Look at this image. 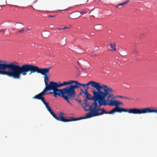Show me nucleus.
Segmentation results:
<instances>
[{
    "label": "nucleus",
    "instance_id": "14",
    "mask_svg": "<svg viewBox=\"0 0 157 157\" xmlns=\"http://www.w3.org/2000/svg\"><path fill=\"white\" fill-rule=\"evenodd\" d=\"M123 112L128 113H129L138 114V108H125L123 107Z\"/></svg>",
    "mask_w": 157,
    "mask_h": 157
},
{
    "label": "nucleus",
    "instance_id": "2",
    "mask_svg": "<svg viewBox=\"0 0 157 157\" xmlns=\"http://www.w3.org/2000/svg\"><path fill=\"white\" fill-rule=\"evenodd\" d=\"M59 88L55 84L45 91L46 95L50 94H53V96L56 98L58 96L61 97L65 100H68L66 93L65 87L63 89Z\"/></svg>",
    "mask_w": 157,
    "mask_h": 157
},
{
    "label": "nucleus",
    "instance_id": "58",
    "mask_svg": "<svg viewBox=\"0 0 157 157\" xmlns=\"http://www.w3.org/2000/svg\"><path fill=\"white\" fill-rule=\"evenodd\" d=\"M92 54H94L93 52H92Z\"/></svg>",
    "mask_w": 157,
    "mask_h": 157
},
{
    "label": "nucleus",
    "instance_id": "9",
    "mask_svg": "<svg viewBox=\"0 0 157 157\" xmlns=\"http://www.w3.org/2000/svg\"><path fill=\"white\" fill-rule=\"evenodd\" d=\"M43 77L44 78V82L45 86V87L44 89L43 90L45 91L54 84L55 82L53 81H51L49 82V78L48 75L44 76Z\"/></svg>",
    "mask_w": 157,
    "mask_h": 157
},
{
    "label": "nucleus",
    "instance_id": "3",
    "mask_svg": "<svg viewBox=\"0 0 157 157\" xmlns=\"http://www.w3.org/2000/svg\"><path fill=\"white\" fill-rule=\"evenodd\" d=\"M72 82V80H69L68 86L65 87L68 100L76 96L75 89L77 88L75 84H73L74 83Z\"/></svg>",
    "mask_w": 157,
    "mask_h": 157
},
{
    "label": "nucleus",
    "instance_id": "56",
    "mask_svg": "<svg viewBox=\"0 0 157 157\" xmlns=\"http://www.w3.org/2000/svg\"><path fill=\"white\" fill-rule=\"evenodd\" d=\"M36 1H35V3H36Z\"/></svg>",
    "mask_w": 157,
    "mask_h": 157
},
{
    "label": "nucleus",
    "instance_id": "7",
    "mask_svg": "<svg viewBox=\"0 0 157 157\" xmlns=\"http://www.w3.org/2000/svg\"><path fill=\"white\" fill-rule=\"evenodd\" d=\"M63 114H64V113L62 112L59 113V117L56 114V117L55 119L58 121L63 122L74 121V117H69L70 119H68L67 117L64 116Z\"/></svg>",
    "mask_w": 157,
    "mask_h": 157
},
{
    "label": "nucleus",
    "instance_id": "52",
    "mask_svg": "<svg viewBox=\"0 0 157 157\" xmlns=\"http://www.w3.org/2000/svg\"><path fill=\"white\" fill-rule=\"evenodd\" d=\"M94 33L93 32L92 33H91V35H94Z\"/></svg>",
    "mask_w": 157,
    "mask_h": 157
},
{
    "label": "nucleus",
    "instance_id": "24",
    "mask_svg": "<svg viewBox=\"0 0 157 157\" xmlns=\"http://www.w3.org/2000/svg\"><path fill=\"white\" fill-rule=\"evenodd\" d=\"M66 39L63 38H62L60 40L59 44L61 46H64L66 44Z\"/></svg>",
    "mask_w": 157,
    "mask_h": 157
},
{
    "label": "nucleus",
    "instance_id": "45",
    "mask_svg": "<svg viewBox=\"0 0 157 157\" xmlns=\"http://www.w3.org/2000/svg\"><path fill=\"white\" fill-rule=\"evenodd\" d=\"M31 30V29H27V30H26V32H27L28 31H29V30Z\"/></svg>",
    "mask_w": 157,
    "mask_h": 157
},
{
    "label": "nucleus",
    "instance_id": "31",
    "mask_svg": "<svg viewBox=\"0 0 157 157\" xmlns=\"http://www.w3.org/2000/svg\"><path fill=\"white\" fill-rule=\"evenodd\" d=\"M2 60L0 59V75H2Z\"/></svg>",
    "mask_w": 157,
    "mask_h": 157
},
{
    "label": "nucleus",
    "instance_id": "21",
    "mask_svg": "<svg viewBox=\"0 0 157 157\" xmlns=\"http://www.w3.org/2000/svg\"><path fill=\"white\" fill-rule=\"evenodd\" d=\"M48 111L52 115L53 117L55 119L56 117V114L52 110V109L51 107H49L47 109Z\"/></svg>",
    "mask_w": 157,
    "mask_h": 157
},
{
    "label": "nucleus",
    "instance_id": "25",
    "mask_svg": "<svg viewBox=\"0 0 157 157\" xmlns=\"http://www.w3.org/2000/svg\"><path fill=\"white\" fill-rule=\"evenodd\" d=\"M75 97L73 98L72 99L70 98V99H69L68 100H67V101H66L69 105H71L73 106V105L72 104V103L70 102V101H72L73 100H75L76 101H77L78 100L77 98H75Z\"/></svg>",
    "mask_w": 157,
    "mask_h": 157
},
{
    "label": "nucleus",
    "instance_id": "19",
    "mask_svg": "<svg viewBox=\"0 0 157 157\" xmlns=\"http://www.w3.org/2000/svg\"><path fill=\"white\" fill-rule=\"evenodd\" d=\"M42 36L45 38H47L51 35V33L49 31H44L42 33Z\"/></svg>",
    "mask_w": 157,
    "mask_h": 157
},
{
    "label": "nucleus",
    "instance_id": "53",
    "mask_svg": "<svg viewBox=\"0 0 157 157\" xmlns=\"http://www.w3.org/2000/svg\"><path fill=\"white\" fill-rule=\"evenodd\" d=\"M77 64H78V65H80V63H79V62H78V61H77Z\"/></svg>",
    "mask_w": 157,
    "mask_h": 157
},
{
    "label": "nucleus",
    "instance_id": "15",
    "mask_svg": "<svg viewBox=\"0 0 157 157\" xmlns=\"http://www.w3.org/2000/svg\"><path fill=\"white\" fill-rule=\"evenodd\" d=\"M123 107L119 106H115L110 111V113L113 115L116 113H121L123 112Z\"/></svg>",
    "mask_w": 157,
    "mask_h": 157
},
{
    "label": "nucleus",
    "instance_id": "51",
    "mask_svg": "<svg viewBox=\"0 0 157 157\" xmlns=\"http://www.w3.org/2000/svg\"><path fill=\"white\" fill-rule=\"evenodd\" d=\"M59 30H60L61 29H62V28H57Z\"/></svg>",
    "mask_w": 157,
    "mask_h": 157
},
{
    "label": "nucleus",
    "instance_id": "29",
    "mask_svg": "<svg viewBox=\"0 0 157 157\" xmlns=\"http://www.w3.org/2000/svg\"><path fill=\"white\" fill-rule=\"evenodd\" d=\"M102 28V26L101 25L98 24L95 25L94 26V29L95 30H97V29H99Z\"/></svg>",
    "mask_w": 157,
    "mask_h": 157
},
{
    "label": "nucleus",
    "instance_id": "17",
    "mask_svg": "<svg viewBox=\"0 0 157 157\" xmlns=\"http://www.w3.org/2000/svg\"><path fill=\"white\" fill-rule=\"evenodd\" d=\"M84 104L85 105L82 107L84 110L86 111H89L91 112L93 106V102L91 105H90L88 103H84Z\"/></svg>",
    "mask_w": 157,
    "mask_h": 157
},
{
    "label": "nucleus",
    "instance_id": "43",
    "mask_svg": "<svg viewBox=\"0 0 157 157\" xmlns=\"http://www.w3.org/2000/svg\"><path fill=\"white\" fill-rule=\"evenodd\" d=\"M55 16H56V15H49L48 16V17H55Z\"/></svg>",
    "mask_w": 157,
    "mask_h": 157
},
{
    "label": "nucleus",
    "instance_id": "32",
    "mask_svg": "<svg viewBox=\"0 0 157 157\" xmlns=\"http://www.w3.org/2000/svg\"><path fill=\"white\" fill-rule=\"evenodd\" d=\"M9 5L10 6H15V7H17L18 8H27L26 7L20 6H17V5H11V4Z\"/></svg>",
    "mask_w": 157,
    "mask_h": 157
},
{
    "label": "nucleus",
    "instance_id": "28",
    "mask_svg": "<svg viewBox=\"0 0 157 157\" xmlns=\"http://www.w3.org/2000/svg\"><path fill=\"white\" fill-rule=\"evenodd\" d=\"M122 102L116 100V103L115 106H119L120 105H122Z\"/></svg>",
    "mask_w": 157,
    "mask_h": 157
},
{
    "label": "nucleus",
    "instance_id": "54",
    "mask_svg": "<svg viewBox=\"0 0 157 157\" xmlns=\"http://www.w3.org/2000/svg\"><path fill=\"white\" fill-rule=\"evenodd\" d=\"M2 8V7L1 6H0V10Z\"/></svg>",
    "mask_w": 157,
    "mask_h": 157
},
{
    "label": "nucleus",
    "instance_id": "22",
    "mask_svg": "<svg viewBox=\"0 0 157 157\" xmlns=\"http://www.w3.org/2000/svg\"><path fill=\"white\" fill-rule=\"evenodd\" d=\"M111 114L112 113H110V111L109 112L107 111L104 108H101V111H100V115H102L104 114Z\"/></svg>",
    "mask_w": 157,
    "mask_h": 157
},
{
    "label": "nucleus",
    "instance_id": "1",
    "mask_svg": "<svg viewBox=\"0 0 157 157\" xmlns=\"http://www.w3.org/2000/svg\"><path fill=\"white\" fill-rule=\"evenodd\" d=\"M40 67L36 65L26 63L21 66L16 62L8 63L2 60V75H6L10 77L20 79L21 75L25 76L30 71L29 75L33 73H39Z\"/></svg>",
    "mask_w": 157,
    "mask_h": 157
},
{
    "label": "nucleus",
    "instance_id": "36",
    "mask_svg": "<svg viewBox=\"0 0 157 157\" xmlns=\"http://www.w3.org/2000/svg\"><path fill=\"white\" fill-rule=\"evenodd\" d=\"M88 100V99L87 98H84V102H83L82 104H84V103H88V101H87Z\"/></svg>",
    "mask_w": 157,
    "mask_h": 157
},
{
    "label": "nucleus",
    "instance_id": "39",
    "mask_svg": "<svg viewBox=\"0 0 157 157\" xmlns=\"http://www.w3.org/2000/svg\"><path fill=\"white\" fill-rule=\"evenodd\" d=\"M79 104H81V105H82L83 104L82 103V100L80 99H78V101H77Z\"/></svg>",
    "mask_w": 157,
    "mask_h": 157
},
{
    "label": "nucleus",
    "instance_id": "38",
    "mask_svg": "<svg viewBox=\"0 0 157 157\" xmlns=\"http://www.w3.org/2000/svg\"><path fill=\"white\" fill-rule=\"evenodd\" d=\"M80 89L81 90L80 92L81 93H82V94H85V91L83 90V89L82 88H80Z\"/></svg>",
    "mask_w": 157,
    "mask_h": 157
},
{
    "label": "nucleus",
    "instance_id": "33",
    "mask_svg": "<svg viewBox=\"0 0 157 157\" xmlns=\"http://www.w3.org/2000/svg\"><path fill=\"white\" fill-rule=\"evenodd\" d=\"M138 52L137 51L136 49H132V53L136 54H137Z\"/></svg>",
    "mask_w": 157,
    "mask_h": 157
},
{
    "label": "nucleus",
    "instance_id": "34",
    "mask_svg": "<svg viewBox=\"0 0 157 157\" xmlns=\"http://www.w3.org/2000/svg\"><path fill=\"white\" fill-rule=\"evenodd\" d=\"M25 31V30L24 29V28H23L21 29V30H18V32L19 33H22Z\"/></svg>",
    "mask_w": 157,
    "mask_h": 157
},
{
    "label": "nucleus",
    "instance_id": "5",
    "mask_svg": "<svg viewBox=\"0 0 157 157\" xmlns=\"http://www.w3.org/2000/svg\"><path fill=\"white\" fill-rule=\"evenodd\" d=\"M106 86L104 84L101 85L100 83L93 81L91 87L94 88L95 90H92V92L94 95H97L99 97L103 91L101 90H104Z\"/></svg>",
    "mask_w": 157,
    "mask_h": 157
},
{
    "label": "nucleus",
    "instance_id": "12",
    "mask_svg": "<svg viewBox=\"0 0 157 157\" xmlns=\"http://www.w3.org/2000/svg\"><path fill=\"white\" fill-rule=\"evenodd\" d=\"M94 117L93 113H91L90 111L89 112L86 113L85 116H82L79 117L77 118L75 117L74 121H79L82 119H86Z\"/></svg>",
    "mask_w": 157,
    "mask_h": 157
},
{
    "label": "nucleus",
    "instance_id": "40",
    "mask_svg": "<svg viewBox=\"0 0 157 157\" xmlns=\"http://www.w3.org/2000/svg\"><path fill=\"white\" fill-rule=\"evenodd\" d=\"M88 88H89L87 87H86V88H84L85 90V92L88 93Z\"/></svg>",
    "mask_w": 157,
    "mask_h": 157
},
{
    "label": "nucleus",
    "instance_id": "8",
    "mask_svg": "<svg viewBox=\"0 0 157 157\" xmlns=\"http://www.w3.org/2000/svg\"><path fill=\"white\" fill-rule=\"evenodd\" d=\"M151 113H157V108L155 109L153 107H148L144 108H138V114Z\"/></svg>",
    "mask_w": 157,
    "mask_h": 157
},
{
    "label": "nucleus",
    "instance_id": "37",
    "mask_svg": "<svg viewBox=\"0 0 157 157\" xmlns=\"http://www.w3.org/2000/svg\"><path fill=\"white\" fill-rule=\"evenodd\" d=\"M80 13L81 14H83L86 13V11L85 10H84V11H81Z\"/></svg>",
    "mask_w": 157,
    "mask_h": 157
},
{
    "label": "nucleus",
    "instance_id": "4",
    "mask_svg": "<svg viewBox=\"0 0 157 157\" xmlns=\"http://www.w3.org/2000/svg\"><path fill=\"white\" fill-rule=\"evenodd\" d=\"M113 91V90L112 88L106 86L99 97V99L101 101L106 100L109 101V98H115L116 97H114L113 94H111V93Z\"/></svg>",
    "mask_w": 157,
    "mask_h": 157
},
{
    "label": "nucleus",
    "instance_id": "48",
    "mask_svg": "<svg viewBox=\"0 0 157 157\" xmlns=\"http://www.w3.org/2000/svg\"><path fill=\"white\" fill-rule=\"evenodd\" d=\"M62 29H68V28L67 27H64L63 28H62Z\"/></svg>",
    "mask_w": 157,
    "mask_h": 157
},
{
    "label": "nucleus",
    "instance_id": "26",
    "mask_svg": "<svg viewBox=\"0 0 157 157\" xmlns=\"http://www.w3.org/2000/svg\"><path fill=\"white\" fill-rule=\"evenodd\" d=\"M93 81H91L86 84H82V86L84 88L87 87V86L90 85L91 87Z\"/></svg>",
    "mask_w": 157,
    "mask_h": 157
},
{
    "label": "nucleus",
    "instance_id": "41",
    "mask_svg": "<svg viewBox=\"0 0 157 157\" xmlns=\"http://www.w3.org/2000/svg\"><path fill=\"white\" fill-rule=\"evenodd\" d=\"M6 31V29H2L1 30H0V32H2L4 34Z\"/></svg>",
    "mask_w": 157,
    "mask_h": 157
},
{
    "label": "nucleus",
    "instance_id": "57",
    "mask_svg": "<svg viewBox=\"0 0 157 157\" xmlns=\"http://www.w3.org/2000/svg\"><path fill=\"white\" fill-rule=\"evenodd\" d=\"M135 100H137V99H135Z\"/></svg>",
    "mask_w": 157,
    "mask_h": 157
},
{
    "label": "nucleus",
    "instance_id": "10",
    "mask_svg": "<svg viewBox=\"0 0 157 157\" xmlns=\"http://www.w3.org/2000/svg\"><path fill=\"white\" fill-rule=\"evenodd\" d=\"M93 96L91 95L89 93L85 92V95L86 96V98H87L89 100L94 101V102L96 101L99 99V97L97 95H94V93H93Z\"/></svg>",
    "mask_w": 157,
    "mask_h": 157
},
{
    "label": "nucleus",
    "instance_id": "23",
    "mask_svg": "<svg viewBox=\"0 0 157 157\" xmlns=\"http://www.w3.org/2000/svg\"><path fill=\"white\" fill-rule=\"evenodd\" d=\"M41 101L43 103V104L45 105L47 109L50 107L49 105V103L46 102L45 101L44 98V97L43 98Z\"/></svg>",
    "mask_w": 157,
    "mask_h": 157
},
{
    "label": "nucleus",
    "instance_id": "30",
    "mask_svg": "<svg viewBox=\"0 0 157 157\" xmlns=\"http://www.w3.org/2000/svg\"><path fill=\"white\" fill-rule=\"evenodd\" d=\"M116 97H117V98H122L123 99H128V100H129L130 99V98L128 97L124 96H121V95L117 96H116Z\"/></svg>",
    "mask_w": 157,
    "mask_h": 157
},
{
    "label": "nucleus",
    "instance_id": "50",
    "mask_svg": "<svg viewBox=\"0 0 157 157\" xmlns=\"http://www.w3.org/2000/svg\"><path fill=\"white\" fill-rule=\"evenodd\" d=\"M17 24H21V25H23L24 26V25H23V24H22V23H20V22H17Z\"/></svg>",
    "mask_w": 157,
    "mask_h": 157
},
{
    "label": "nucleus",
    "instance_id": "42",
    "mask_svg": "<svg viewBox=\"0 0 157 157\" xmlns=\"http://www.w3.org/2000/svg\"><path fill=\"white\" fill-rule=\"evenodd\" d=\"M70 8H67L65 9L62 10H59V11H66L67 10H69Z\"/></svg>",
    "mask_w": 157,
    "mask_h": 157
},
{
    "label": "nucleus",
    "instance_id": "6",
    "mask_svg": "<svg viewBox=\"0 0 157 157\" xmlns=\"http://www.w3.org/2000/svg\"><path fill=\"white\" fill-rule=\"evenodd\" d=\"M93 106L90 112L93 113L94 117L100 115V107L104 105L102 101L99 99L96 101L93 102Z\"/></svg>",
    "mask_w": 157,
    "mask_h": 157
},
{
    "label": "nucleus",
    "instance_id": "18",
    "mask_svg": "<svg viewBox=\"0 0 157 157\" xmlns=\"http://www.w3.org/2000/svg\"><path fill=\"white\" fill-rule=\"evenodd\" d=\"M69 83V80L67 81H64L62 83L60 81L58 82H55L54 84L59 88L64 86H68Z\"/></svg>",
    "mask_w": 157,
    "mask_h": 157
},
{
    "label": "nucleus",
    "instance_id": "49",
    "mask_svg": "<svg viewBox=\"0 0 157 157\" xmlns=\"http://www.w3.org/2000/svg\"><path fill=\"white\" fill-rule=\"evenodd\" d=\"M119 6H118V4L117 5V6H116L115 7H116V8H118Z\"/></svg>",
    "mask_w": 157,
    "mask_h": 157
},
{
    "label": "nucleus",
    "instance_id": "13",
    "mask_svg": "<svg viewBox=\"0 0 157 157\" xmlns=\"http://www.w3.org/2000/svg\"><path fill=\"white\" fill-rule=\"evenodd\" d=\"M52 68V67H49L48 68H41L40 67L39 73L41 74L44 76L48 75L49 72L50 70Z\"/></svg>",
    "mask_w": 157,
    "mask_h": 157
},
{
    "label": "nucleus",
    "instance_id": "16",
    "mask_svg": "<svg viewBox=\"0 0 157 157\" xmlns=\"http://www.w3.org/2000/svg\"><path fill=\"white\" fill-rule=\"evenodd\" d=\"M46 95V94L45 91L43 90L41 92L34 96L33 98V99H36L41 101L44 98L43 96Z\"/></svg>",
    "mask_w": 157,
    "mask_h": 157
},
{
    "label": "nucleus",
    "instance_id": "11",
    "mask_svg": "<svg viewBox=\"0 0 157 157\" xmlns=\"http://www.w3.org/2000/svg\"><path fill=\"white\" fill-rule=\"evenodd\" d=\"M102 102L104 104V106L109 105L111 106H115L116 100L114 98H112L109 101L107 100H105L102 101Z\"/></svg>",
    "mask_w": 157,
    "mask_h": 157
},
{
    "label": "nucleus",
    "instance_id": "27",
    "mask_svg": "<svg viewBox=\"0 0 157 157\" xmlns=\"http://www.w3.org/2000/svg\"><path fill=\"white\" fill-rule=\"evenodd\" d=\"M110 46L111 48V50L112 51H115L116 50V44L114 43L113 44H110Z\"/></svg>",
    "mask_w": 157,
    "mask_h": 157
},
{
    "label": "nucleus",
    "instance_id": "47",
    "mask_svg": "<svg viewBox=\"0 0 157 157\" xmlns=\"http://www.w3.org/2000/svg\"><path fill=\"white\" fill-rule=\"evenodd\" d=\"M95 49L96 50H97L98 49V47H95Z\"/></svg>",
    "mask_w": 157,
    "mask_h": 157
},
{
    "label": "nucleus",
    "instance_id": "35",
    "mask_svg": "<svg viewBox=\"0 0 157 157\" xmlns=\"http://www.w3.org/2000/svg\"><path fill=\"white\" fill-rule=\"evenodd\" d=\"M129 2V0H126L124 2H122L123 5L127 4Z\"/></svg>",
    "mask_w": 157,
    "mask_h": 157
},
{
    "label": "nucleus",
    "instance_id": "55",
    "mask_svg": "<svg viewBox=\"0 0 157 157\" xmlns=\"http://www.w3.org/2000/svg\"><path fill=\"white\" fill-rule=\"evenodd\" d=\"M94 54V56H96V55H96V54Z\"/></svg>",
    "mask_w": 157,
    "mask_h": 157
},
{
    "label": "nucleus",
    "instance_id": "44",
    "mask_svg": "<svg viewBox=\"0 0 157 157\" xmlns=\"http://www.w3.org/2000/svg\"><path fill=\"white\" fill-rule=\"evenodd\" d=\"M118 5L119 6L123 5L122 2L119 3Z\"/></svg>",
    "mask_w": 157,
    "mask_h": 157
},
{
    "label": "nucleus",
    "instance_id": "46",
    "mask_svg": "<svg viewBox=\"0 0 157 157\" xmlns=\"http://www.w3.org/2000/svg\"><path fill=\"white\" fill-rule=\"evenodd\" d=\"M82 94H82V93H81V92H80V94H79V95H82V96L84 97V96L83 95H82Z\"/></svg>",
    "mask_w": 157,
    "mask_h": 157
},
{
    "label": "nucleus",
    "instance_id": "20",
    "mask_svg": "<svg viewBox=\"0 0 157 157\" xmlns=\"http://www.w3.org/2000/svg\"><path fill=\"white\" fill-rule=\"evenodd\" d=\"M72 82L75 83V85L77 89L80 88H81L80 86H82V84L79 82L77 81L72 80Z\"/></svg>",
    "mask_w": 157,
    "mask_h": 157
}]
</instances>
